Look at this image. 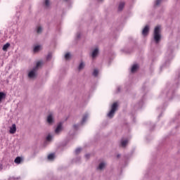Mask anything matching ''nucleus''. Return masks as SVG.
<instances>
[{
  "label": "nucleus",
  "mask_w": 180,
  "mask_h": 180,
  "mask_svg": "<svg viewBox=\"0 0 180 180\" xmlns=\"http://www.w3.org/2000/svg\"><path fill=\"white\" fill-rule=\"evenodd\" d=\"M47 141H50L51 140V135H48L46 137Z\"/></svg>",
  "instance_id": "nucleus-27"
},
{
  "label": "nucleus",
  "mask_w": 180,
  "mask_h": 180,
  "mask_svg": "<svg viewBox=\"0 0 180 180\" xmlns=\"http://www.w3.org/2000/svg\"><path fill=\"white\" fill-rule=\"evenodd\" d=\"M45 5H46V6H49V5H50V1L46 0L45 1Z\"/></svg>",
  "instance_id": "nucleus-26"
},
{
  "label": "nucleus",
  "mask_w": 180,
  "mask_h": 180,
  "mask_svg": "<svg viewBox=\"0 0 180 180\" xmlns=\"http://www.w3.org/2000/svg\"><path fill=\"white\" fill-rule=\"evenodd\" d=\"M84 67H85V65L84 64V63L82 62L79 65V70H81L84 69Z\"/></svg>",
  "instance_id": "nucleus-19"
},
{
  "label": "nucleus",
  "mask_w": 180,
  "mask_h": 180,
  "mask_svg": "<svg viewBox=\"0 0 180 180\" xmlns=\"http://www.w3.org/2000/svg\"><path fill=\"white\" fill-rule=\"evenodd\" d=\"M41 27H38L37 30V33H41Z\"/></svg>",
  "instance_id": "nucleus-23"
},
{
  "label": "nucleus",
  "mask_w": 180,
  "mask_h": 180,
  "mask_svg": "<svg viewBox=\"0 0 180 180\" xmlns=\"http://www.w3.org/2000/svg\"><path fill=\"white\" fill-rule=\"evenodd\" d=\"M50 58V56H48V57H47V60H49V58Z\"/></svg>",
  "instance_id": "nucleus-29"
},
{
  "label": "nucleus",
  "mask_w": 180,
  "mask_h": 180,
  "mask_svg": "<svg viewBox=\"0 0 180 180\" xmlns=\"http://www.w3.org/2000/svg\"><path fill=\"white\" fill-rule=\"evenodd\" d=\"M127 143H129L128 140H122L121 141L122 147H126V146H127Z\"/></svg>",
  "instance_id": "nucleus-11"
},
{
  "label": "nucleus",
  "mask_w": 180,
  "mask_h": 180,
  "mask_svg": "<svg viewBox=\"0 0 180 180\" xmlns=\"http://www.w3.org/2000/svg\"><path fill=\"white\" fill-rule=\"evenodd\" d=\"M105 164L103 162L100 163L98 169H103V168H105Z\"/></svg>",
  "instance_id": "nucleus-16"
},
{
  "label": "nucleus",
  "mask_w": 180,
  "mask_h": 180,
  "mask_svg": "<svg viewBox=\"0 0 180 180\" xmlns=\"http://www.w3.org/2000/svg\"><path fill=\"white\" fill-rule=\"evenodd\" d=\"M123 8H124V2L120 3L118 11H123Z\"/></svg>",
  "instance_id": "nucleus-13"
},
{
  "label": "nucleus",
  "mask_w": 180,
  "mask_h": 180,
  "mask_svg": "<svg viewBox=\"0 0 180 180\" xmlns=\"http://www.w3.org/2000/svg\"><path fill=\"white\" fill-rule=\"evenodd\" d=\"M63 129V124L62 123H59L55 130V132L58 134V133H60V131H61Z\"/></svg>",
  "instance_id": "nucleus-5"
},
{
  "label": "nucleus",
  "mask_w": 180,
  "mask_h": 180,
  "mask_svg": "<svg viewBox=\"0 0 180 180\" xmlns=\"http://www.w3.org/2000/svg\"><path fill=\"white\" fill-rule=\"evenodd\" d=\"M98 53H99V50L98 49H95L93 52H92V58H95V57H96V56H98Z\"/></svg>",
  "instance_id": "nucleus-8"
},
{
  "label": "nucleus",
  "mask_w": 180,
  "mask_h": 180,
  "mask_svg": "<svg viewBox=\"0 0 180 180\" xmlns=\"http://www.w3.org/2000/svg\"><path fill=\"white\" fill-rule=\"evenodd\" d=\"M64 1H68V0H64Z\"/></svg>",
  "instance_id": "nucleus-30"
},
{
  "label": "nucleus",
  "mask_w": 180,
  "mask_h": 180,
  "mask_svg": "<svg viewBox=\"0 0 180 180\" xmlns=\"http://www.w3.org/2000/svg\"><path fill=\"white\" fill-rule=\"evenodd\" d=\"M79 153H81V148H77V149L75 150V153H76V154H79Z\"/></svg>",
  "instance_id": "nucleus-25"
},
{
  "label": "nucleus",
  "mask_w": 180,
  "mask_h": 180,
  "mask_svg": "<svg viewBox=\"0 0 180 180\" xmlns=\"http://www.w3.org/2000/svg\"><path fill=\"white\" fill-rule=\"evenodd\" d=\"M70 57H71V55L70 54V53H68L65 55V60H70Z\"/></svg>",
  "instance_id": "nucleus-22"
},
{
  "label": "nucleus",
  "mask_w": 180,
  "mask_h": 180,
  "mask_svg": "<svg viewBox=\"0 0 180 180\" xmlns=\"http://www.w3.org/2000/svg\"><path fill=\"white\" fill-rule=\"evenodd\" d=\"M41 64H42L41 61L37 62V65H36V67L34 69L37 70V68H39V67H40V65H41Z\"/></svg>",
  "instance_id": "nucleus-18"
},
{
  "label": "nucleus",
  "mask_w": 180,
  "mask_h": 180,
  "mask_svg": "<svg viewBox=\"0 0 180 180\" xmlns=\"http://www.w3.org/2000/svg\"><path fill=\"white\" fill-rule=\"evenodd\" d=\"M36 71L37 70L34 68L31 70L28 74L29 78H34V77H36Z\"/></svg>",
  "instance_id": "nucleus-4"
},
{
  "label": "nucleus",
  "mask_w": 180,
  "mask_h": 180,
  "mask_svg": "<svg viewBox=\"0 0 180 180\" xmlns=\"http://www.w3.org/2000/svg\"><path fill=\"white\" fill-rule=\"evenodd\" d=\"M23 161V159L20 157H17L15 160H14V162L15 164L19 165L20 164V162Z\"/></svg>",
  "instance_id": "nucleus-7"
},
{
  "label": "nucleus",
  "mask_w": 180,
  "mask_h": 180,
  "mask_svg": "<svg viewBox=\"0 0 180 180\" xmlns=\"http://www.w3.org/2000/svg\"><path fill=\"white\" fill-rule=\"evenodd\" d=\"M162 0H156V1H155V5H157V6H158V5H160V4H161V1H162Z\"/></svg>",
  "instance_id": "nucleus-24"
},
{
  "label": "nucleus",
  "mask_w": 180,
  "mask_h": 180,
  "mask_svg": "<svg viewBox=\"0 0 180 180\" xmlns=\"http://www.w3.org/2000/svg\"><path fill=\"white\" fill-rule=\"evenodd\" d=\"M137 68H139V65H134L131 69V72H136V71H137Z\"/></svg>",
  "instance_id": "nucleus-12"
},
{
  "label": "nucleus",
  "mask_w": 180,
  "mask_h": 180,
  "mask_svg": "<svg viewBox=\"0 0 180 180\" xmlns=\"http://www.w3.org/2000/svg\"><path fill=\"white\" fill-rule=\"evenodd\" d=\"M41 49V46L40 45H37L34 46V53H37Z\"/></svg>",
  "instance_id": "nucleus-14"
},
{
  "label": "nucleus",
  "mask_w": 180,
  "mask_h": 180,
  "mask_svg": "<svg viewBox=\"0 0 180 180\" xmlns=\"http://www.w3.org/2000/svg\"><path fill=\"white\" fill-rule=\"evenodd\" d=\"M148 32H150V27H148V25H146L142 31L143 36H147V34H148Z\"/></svg>",
  "instance_id": "nucleus-3"
},
{
  "label": "nucleus",
  "mask_w": 180,
  "mask_h": 180,
  "mask_svg": "<svg viewBox=\"0 0 180 180\" xmlns=\"http://www.w3.org/2000/svg\"><path fill=\"white\" fill-rule=\"evenodd\" d=\"M86 119H88V115H84L82 118V123H85V122H86Z\"/></svg>",
  "instance_id": "nucleus-20"
},
{
  "label": "nucleus",
  "mask_w": 180,
  "mask_h": 180,
  "mask_svg": "<svg viewBox=\"0 0 180 180\" xmlns=\"http://www.w3.org/2000/svg\"><path fill=\"white\" fill-rule=\"evenodd\" d=\"M154 40L158 43L161 40V34H160V26H157L154 30Z\"/></svg>",
  "instance_id": "nucleus-1"
},
{
  "label": "nucleus",
  "mask_w": 180,
  "mask_h": 180,
  "mask_svg": "<svg viewBox=\"0 0 180 180\" xmlns=\"http://www.w3.org/2000/svg\"><path fill=\"white\" fill-rule=\"evenodd\" d=\"M11 134H15L16 133V124H13L11 127H10Z\"/></svg>",
  "instance_id": "nucleus-6"
},
{
  "label": "nucleus",
  "mask_w": 180,
  "mask_h": 180,
  "mask_svg": "<svg viewBox=\"0 0 180 180\" xmlns=\"http://www.w3.org/2000/svg\"><path fill=\"white\" fill-rule=\"evenodd\" d=\"M47 122H48V123H53V116L51 115H49L48 116Z\"/></svg>",
  "instance_id": "nucleus-15"
},
{
  "label": "nucleus",
  "mask_w": 180,
  "mask_h": 180,
  "mask_svg": "<svg viewBox=\"0 0 180 180\" xmlns=\"http://www.w3.org/2000/svg\"><path fill=\"white\" fill-rule=\"evenodd\" d=\"M10 46H11V44L6 43V44H4V46H3V51H6V50H8V49H9Z\"/></svg>",
  "instance_id": "nucleus-10"
},
{
  "label": "nucleus",
  "mask_w": 180,
  "mask_h": 180,
  "mask_svg": "<svg viewBox=\"0 0 180 180\" xmlns=\"http://www.w3.org/2000/svg\"><path fill=\"white\" fill-rule=\"evenodd\" d=\"M73 127L74 129H77L78 127V125H74Z\"/></svg>",
  "instance_id": "nucleus-28"
},
{
  "label": "nucleus",
  "mask_w": 180,
  "mask_h": 180,
  "mask_svg": "<svg viewBox=\"0 0 180 180\" xmlns=\"http://www.w3.org/2000/svg\"><path fill=\"white\" fill-rule=\"evenodd\" d=\"M6 98V94L0 91V103L2 102V99H5Z\"/></svg>",
  "instance_id": "nucleus-9"
},
{
  "label": "nucleus",
  "mask_w": 180,
  "mask_h": 180,
  "mask_svg": "<svg viewBox=\"0 0 180 180\" xmlns=\"http://www.w3.org/2000/svg\"><path fill=\"white\" fill-rule=\"evenodd\" d=\"M98 74H99V71H98V70L95 69L93 72L94 77H98Z\"/></svg>",
  "instance_id": "nucleus-17"
},
{
  "label": "nucleus",
  "mask_w": 180,
  "mask_h": 180,
  "mask_svg": "<svg viewBox=\"0 0 180 180\" xmlns=\"http://www.w3.org/2000/svg\"><path fill=\"white\" fill-rule=\"evenodd\" d=\"M117 110V103H114L112 105L111 110L108 112V117H113L115 116V112Z\"/></svg>",
  "instance_id": "nucleus-2"
},
{
  "label": "nucleus",
  "mask_w": 180,
  "mask_h": 180,
  "mask_svg": "<svg viewBox=\"0 0 180 180\" xmlns=\"http://www.w3.org/2000/svg\"><path fill=\"white\" fill-rule=\"evenodd\" d=\"M48 160H54V154L51 153L48 155Z\"/></svg>",
  "instance_id": "nucleus-21"
}]
</instances>
